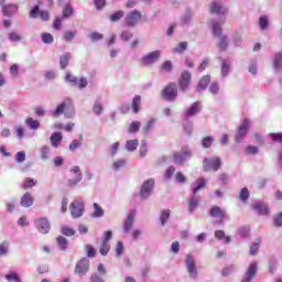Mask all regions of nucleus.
Returning <instances> with one entry per match:
<instances>
[{"mask_svg": "<svg viewBox=\"0 0 282 282\" xmlns=\"http://www.w3.org/2000/svg\"><path fill=\"white\" fill-rule=\"evenodd\" d=\"M3 17H8L9 19L12 18L13 14L19 12L18 4H2L1 7Z\"/></svg>", "mask_w": 282, "mask_h": 282, "instance_id": "nucleus-22", "label": "nucleus"}, {"mask_svg": "<svg viewBox=\"0 0 282 282\" xmlns=\"http://www.w3.org/2000/svg\"><path fill=\"white\" fill-rule=\"evenodd\" d=\"M215 237L218 239V241L225 239V243H230V241H232V238H230V236H226V232L224 230H216Z\"/></svg>", "mask_w": 282, "mask_h": 282, "instance_id": "nucleus-46", "label": "nucleus"}, {"mask_svg": "<svg viewBox=\"0 0 282 282\" xmlns=\"http://www.w3.org/2000/svg\"><path fill=\"white\" fill-rule=\"evenodd\" d=\"M221 169V159L219 156L205 158L203 160V171L208 173V171H219Z\"/></svg>", "mask_w": 282, "mask_h": 282, "instance_id": "nucleus-6", "label": "nucleus"}, {"mask_svg": "<svg viewBox=\"0 0 282 282\" xmlns=\"http://www.w3.org/2000/svg\"><path fill=\"white\" fill-rule=\"evenodd\" d=\"M197 113H202V104L199 101H195L188 107L183 113V120H191V118L197 116Z\"/></svg>", "mask_w": 282, "mask_h": 282, "instance_id": "nucleus-14", "label": "nucleus"}, {"mask_svg": "<svg viewBox=\"0 0 282 282\" xmlns=\"http://www.w3.org/2000/svg\"><path fill=\"white\" fill-rule=\"evenodd\" d=\"M140 121H132L129 127V133H138L140 131Z\"/></svg>", "mask_w": 282, "mask_h": 282, "instance_id": "nucleus-60", "label": "nucleus"}, {"mask_svg": "<svg viewBox=\"0 0 282 282\" xmlns=\"http://www.w3.org/2000/svg\"><path fill=\"white\" fill-rule=\"evenodd\" d=\"M161 97L166 102H175V100H177V84L176 83L167 84L162 90Z\"/></svg>", "mask_w": 282, "mask_h": 282, "instance_id": "nucleus-4", "label": "nucleus"}, {"mask_svg": "<svg viewBox=\"0 0 282 282\" xmlns=\"http://www.w3.org/2000/svg\"><path fill=\"white\" fill-rule=\"evenodd\" d=\"M102 111H105V108L102 107V97H98L93 106V113H95V116H102Z\"/></svg>", "mask_w": 282, "mask_h": 282, "instance_id": "nucleus-30", "label": "nucleus"}, {"mask_svg": "<svg viewBox=\"0 0 282 282\" xmlns=\"http://www.w3.org/2000/svg\"><path fill=\"white\" fill-rule=\"evenodd\" d=\"M251 208H253V210H256L257 215H260L263 217H268V215H270V208L262 200H256L251 205Z\"/></svg>", "mask_w": 282, "mask_h": 282, "instance_id": "nucleus-17", "label": "nucleus"}, {"mask_svg": "<svg viewBox=\"0 0 282 282\" xmlns=\"http://www.w3.org/2000/svg\"><path fill=\"white\" fill-rule=\"evenodd\" d=\"M90 267L91 263L89 262V258L84 257L79 261H77L74 272L79 276H87Z\"/></svg>", "mask_w": 282, "mask_h": 282, "instance_id": "nucleus-9", "label": "nucleus"}, {"mask_svg": "<svg viewBox=\"0 0 282 282\" xmlns=\"http://www.w3.org/2000/svg\"><path fill=\"white\" fill-rule=\"evenodd\" d=\"M248 72L249 74H252V76H257V72H258L257 58L250 59Z\"/></svg>", "mask_w": 282, "mask_h": 282, "instance_id": "nucleus-53", "label": "nucleus"}, {"mask_svg": "<svg viewBox=\"0 0 282 282\" xmlns=\"http://www.w3.org/2000/svg\"><path fill=\"white\" fill-rule=\"evenodd\" d=\"M61 232H62V235H64V237H74V235H76V230H74V228L67 227V226L62 227Z\"/></svg>", "mask_w": 282, "mask_h": 282, "instance_id": "nucleus-57", "label": "nucleus"}, {"mask_svg": "<svg viewBox=\"0 0 282 282\" xmlns=\"http://www.w3.org/2000/svg\"><path fill=\"white\" fill-rule=\"evenodd\" d=\"M135 209H130L124 223H123V232H129L133 228V221L135 219Z\"/></svg>", "mask_w": 282, "mask_h": 282, "instance_id": "nucleus-20", "label": "nucleus"}, {"mask_svg": "<svg viewBox=\"0 0 282 282\" xmlns=\"http://www.w3.org/2000/svg\"><path fill=\"white\" fill-rule=\"evenodd\" d=\"M221 61L220 76L221 78H228L230 72H232V59L218 57Z\"/></svg>", "mask_w": 282, "mask_h": 282, "instance_id": "nucleus-15", "label": "nucleus"}, {"mask_svg": "<svg viewBox=\"0 0 282 282\" xmlns=\"http://www.w3.org/2000/svg\"><path fill=\"white\" fill-rule=\"evenodd\" d=\"M142 21V13L138 10L130 11L124 18L126 28H135Z\"/></svg>", "mask_w": 282, "mask_h": 282, "instance_id": "nucleus-8", "label": "nucleus"}, {"mask_svg": "<svg viewBox=\"0 0 282 282\" xmlns=\"http://www.w3.org/2000/svg\"><path fill=\"white\" fill-rule=\"evenodd\" d=\"M34 224L41 235H47L52 230V225H50L47 217H39L34 220Z\"/></svg>", "mask_w": 282, "mask_h": 282, "instance_id": "nucleus-12", "label": "nucleus"}, {"mask_svg": "<svg viewBox=\"0 0 282 282\" xmlns=\"http://www.w3.org/2000/svg\"><path fill=\"white\" fill-rule=\"evenodd\" d=\"M218 48H219V52H226V50H228V36L227 35H223L219 37Z\"/></svg>", "mask_w": 282, "mask_h": 282, "instance_id": "nucleus-45", "label": "nucleus"}, {"mask_svg": "<svg viewBox=\"0 0 282 282\" xmlns=\"http://www.w3.org/2000/svg\"><path fill=\"white\" fill-rule=\"evenodd\" d=\"M248 131H250V119L246 118L239 124L235 135V140L238 144L243 142L246 135H248Z\"/></svg>", "mask_w": 282, "mask_h": 282, "instance_id": "nucleus-7", "label": "nucleus"}, {"mask_svg": "<svg viewBox=\"0 0 282 282\" xmlns=\"http://www.w3.org/2000/svg\"><path fill=\"white\" fill-rule=\"evenodd\" d=\"M26 124L32 129V130H36L41 127V122H39V120H34L33 118H29L26 120Z\"/></svg>", "mask_w": 282, "mask_h": 282, "instance_id": "nucleus-61", "label": "nucleus"}, {"mask_svg": "<svg viewBox=\"0 0 282 282\" xmlns=\"http://www.w3.org/2000/svg\"><path fill=\"white\" fill-rule=\"evenodd\" d=\"M50 141L53 149H58V147L63 142V134L61 132H53L51 134Z\"/></svg>", "mask_w": 282, "mask_h": 282, "instance_id": "nucleus-26", "label": "nucleus"}, {"mask_svg": "<svg viewBox=\"0 0 282 282\" xmlns=\"http://www.w3.org/2000/svg\"><path fill=\"white\" fill-rule=\"evenodd\" d=\"M237 272V264H230L223 269L221 275L223 276H230V274H235Z\"/></svg>", "mask_w": 282, "mask_h": 282, "instance_id": "nucleus-48", "label": "nucleus"}, {"mask_svg": "<svg viewBox=\"0 0 282 282\" xmlns=\"http://www.w3.org/2000/svg\"><path fill=\"white\" fill-rule=\"evenodd\" d=\"M273 226L275 228H282V212L273 217Z\"/></svg>", "mask_w": 282, "mask_h": 282, "instance_id": "nucleus-63", "label": "nucleus"}, {"mask_svg": "<svg viewBox=\"0 0 282 282\" xmlns=\"http://www.w3.org/2000/svg\"><path fill=\"white\" fill-rule=\"evenodd\" d=\"M120 39L123 41V43H129V41L133 39V33L129 30H124L121 32Z\"/></svg>", "mask_w": 282, "mask_h": 282, "instance_id": "nucleus-56", "label": "nucleus"}, {"mask_svg": "<svg viewBox=\"0 0 282 282\" xmlns=\"http://www.w3.org/2000/svg\"><path fill=\"white\" fill-rule=\"evenodd\" d=\"M171 219V209H163L160 215L161 226H166V221Z\"/></svg>", "mask_w": 282, "mask_h": 282, "instance_id": "nucleus-41", "label": "nucleus"}, {"mask_svg": "<svg viewBox=\"0 0 282 282\" xmlns=\"http://www.w3.org/2000/svg\"><path fill=\"white\" fill-rule=\"evenodd\" d=\"M212 30L213 34L216 39H221L223 30H221V24L218 21L213 20L212 21Z\"/></svg>", "mask_w": 282, "mask_h": 282, "instance_id": "nucleus-31", "label": "nucleus"}, {"mask_svg": "<svg viewBox=\"0 0 282 282\" xmlns=\"http://www.w3.org/2000/svg\"><path fill=\"white\" fill-rule=\"evenodd\" d=\"M65 83L70 85V87H78V77L72 75V73H66Z\"/></svg>", "mask_w": 282, "mask_h": 282, "instance_id": "nucleus-42", "label": "nucleus"}, {"mask_svg": "<svg viewBox=\"0 0 282 282\" xmlns=\"http://www.w3.org/2000/svg\"><path fill=\"white\" fill-rule=\"evenodd\" d=\"M154 188H155V180L148 178L147 181H144L141 184L140 192H139L140 199L142 200L149 199V197L153 195Z\"/></svg>", "mask_w": 282, "mask_h": 282, "instance_id": "nucleus-5", "label": "nucleus"}, {"mask_svg": "<svg viewBox=\"0 0 282 282\" xmlns=\"http://www.w3.org/2000/svg\"><path fill=\"white\" fill-rule=\"evenodd\" d=\"M127 164V161L123 159L117 160L112 163V170L120 171L124 165Z\"/></svg>", "mask_w": 282, "mask_h": 282, "instance_id": "nucleus-62", "label": "nucleus"}, {"mask_svg": "<svg viewBox=\"0 0 282 282\" xmlns=\"http://www.w3.org/2000/svg\"><path fill=\"white\" fill-rule=\"evenodd\" d=\"M199 206V197L197 195L191 194L188 198V213L189 215H193L195 213V209Z\"/></svg>", "mask_w": 282, "mask_h": 282, "instance_id": "nucleus-25", "label": "nucleus"}, {"mask_svg": "<svg viewBox=\"0 0 282 282\" xmlns=\"http://www.w3.org/2000/svg\"><path fill=\"white\" fill-rule=\"evenodd\" d=\"M89 281L90 282H105V278H102V275H100V273L94 272V273H91Z\"/></svg>", "mask_w": 282, "mask_h": 282, "instance_id": "nucleus-64", "label": "nucleus"}, {"mask_svg": "<svg viewBox=\"0 0 282 282\" xmlns=\"http://www.w3.org/2000/svg\"><path fill=\"white\" fill-rule=\"evenodd\" d=\"M191 19H193V12L191 9H186L185 13L181 18V22L183 25H188L191 23Z\"/></svg>", "mask_w": 282, "mask_h": 282, "instance_id": "nucleus-50", "label": "nucleus"}, {"mask_svg": "<svg viewBox=\"0 0 282 282\" xmlns=\"http://www.w3.org/2000/svg\"><path fill=\"white\" fill-rule=\"evenodd\" d=\"M259 248H261V240L256 239V241H253L250 246L249 254H251V257H254V254L259 252Z\"/></svg>", "mask_w": 282, "mask_h": 282, "instance_id": "nucleus-44", "label": "nucleus"}, {"mask_svg": "<svg viewBox=\"0 0 282 282\" xmlns=\"http://www.w3.org/2000/svg\"><path fill=\"white\" fill-rule=\"evenodd\" d=\"M139 144H140V141L138 139L128 140L126 142V150L129 153H133V151L138 149Z\"/></svg>", "mask_w": 282, "mask_h": 282, "instance_id": "nucleus-35", "label": "nucleus"}, {"mask_svg": "<svg viewBox=\"0 0 282 282\" xmlns=\"http://www.w3.org/2000/svg\"><path fill=\"white\" fill-rule=\"evenodd\" d=\"M6 281L8 282H23L21 280V276H19V273L14 271H10L4 275Z\"/></svg>", "mask_w": 282, "mask_h": 282, "instance_id": "nucleus-39", "label": "nucleus"}, {"mask_svg": "<svg viewBox=\"0 0 282 282\" xmlns=\"http://www.w3.org/2000/svg\"><path fill=\"white\" fill-rule=\"evenodd\" d=\"M273 69H275V72H281V69H282V53L274 54Z\"/></svg>", "mask_w": 282, "mask_h": 282, "instance_id": "nucleus-36", "label": "nucleus"}, {"mask_svg": "<svg viewBox=\"0 0 282 282\" xmlns=\"http://www.w3.org/2000/svg\"><path fill=\"white\" fill-rule=\"evenodd\" d=\"M259 25L261 30H268L270 25V20L268 19V15H261L259 19Z\"/></svg>", "mask_w": 282, "mask_h": 282, "instance_id": "nucleus-54", "label": "nucleus"}, {"mask_svg": "<svg viewBox=\"0 0 282 282\" xmlns=\"http://www.w3.org/2000/svg\"><path fill=\"white\" fill-rule=\"evenodd\" d=\"M40 155H41V160H43V161L50 160V147L48 145H43L40 149Z\"/></svg>", "mask_w": 282, "mask_h": 282, "instance_id": "nucleus-55", "label": "nucleus"}, {"mask_svg": "<svg viewBox=\"0 0 282 282\" xmlns=\"http://www.w3.org/2000/svg\"><path fill=\"white\" fill-rule=\"evenodd\" d=\"M70 215L73 219H80L82 215H85V198H75L69 206Z\"/></svg>", "mask_w": 282, "mask_h": 282, "instance_id": "nucleus-3", "label": "nucleus"}, {"mask_svg": "<svg viewBox=\"0 0 282 282\" xmlns=\"http://www.w3.org/2000/svg\"><path fill=\"white\" fill-rule=\"evenodd\" d=\"M192 75L188 70H183L178 78V89L180 91H188V87H191Z\"/></svg>", "mask_w": 282, "mask_h": 282, "instance_id": "nucleus-13", "label": "nucleus"}, {"mask_svg": "<svg viewBox=\"0 0 282 282\" xmlns=\"http://www.w3.org/2000/svg\"><path fill=\"white\" fill-rule=\"evenodd\" d=\"M188 50V42H181L172 50L173 54H184Z\"/></svg>", "mask_w": 282, "mask_h": 282, "instance_id": "nucleus-38", "label": "nucleus"}, {"mask_svg": "<svg viewBox=\"0 0 282 282\" xmlns=\"http://www.w3.org/2000/svg\"><path fill=\"white\" fill-rule=\"evenodd\" d=\"M41 39L46 45L54 43V36L51 33H42Z\"/></svg>", "mask_w": 282, "mask_h": 282, "instance_id": "nucleus-59", "label": "nucleus"}, {"mask_svg": "<svg viewBox=\"0 0 282 282\" xmlns=\"http://www.w3.org/2000/svg\"><path fill=\"white\" fill-rule=\"evenodd\" d=\"M69 61H72V53L65 52L59 56V67L61 69H67L69 66Z\"/></svg>", "mask_w": 282, "mask_h": 282, "instance_id": "nucleus-29", "label": "nucleus"}, {"mask_svg": "<svg viewBox=\"0 0 282 282\" xmlns=\"http://www.w3.org/2000/svg\"><path fill=\"white\" fill-rule=\"evenodd\" d=\"M193 158V150L188 145H183L180 151L173 153V162L177 166L186 164Z\"/></svg>", "mask_w": 282, "mask_h": 282, "instance_id": "nucleus-2", "label": "nucleus"}, {"mask_svg": "<svg viewBox=\"0 0 282 282\" xmlns=\"http://www.w3.org/2000/svg\"><path fill=\"white\" fill-rule=\"evenodd\" d=\"M109 250H111V245L109 242H101L99 254H101V257H107V254H109Z\"/></svg>", "mask_w": 282, "mask_h": 282, "instance_id": "nucleus-52", "label": "nucleus"}, {"mask_svg": "<svg viewBox=\"0 0 282 282\" xmlns=\"http://www.w3.org/2000/svg\"><path fill=\"white\" fill-rule=\"evenodd\" d=\"M142 102V96L137 95L132 99V111L133 113H140V105Z\"/></svg>", "mask_w": 282, "mask_h": 282, "instance_id": "nucleus-37", "label": "nucleus"}, {"mask_svg": "<svg viewBox=\"0 0 282 282\" xmlns=\"http://www.w3.org/2000/svg\"><path fill=\"white\" fill-rule=\"evenodd\" d=\"M72 17H74V7L72 6V3H66L63 12H62V18L63 19H72Z\"/></svg>", "mask_w": 282, "mask_h": 282, "instance_id": "nucleus-33", "label": "nucleus"}, {"mask_svg": "<svg viewBox=\"0 0 282 282\" xmlns=\"http://www.w3.org/2000/svg\"><path fill=\"white\" fill-rule=\"evenodd\" d=\"M205 187H206V178L199 177L198 180L195 181V183L191 185L192 195H197V193H199V191H202V188H205Z\"/></svg>", "mask_w": 282, "mask_h": 282, "instance_id": "nucleus-24", "label": "nucleus"}, {"mask_svg": "<svg viewBox=\"0 0 282 282\" xmlns=\"http://www.w3.org/2000/svg\"><path fill=\"white\" fill-rule=\"evenodd\" d=\"M209 216L214 219H218V224H224L226 219V210L221 209L219 206H214L209 209Z\"/></svg>", "mask_w": 282, "mask_h": 282, "instance_id": "nucleus-19", "label": "nucleus"}, {"mask_svg": "<svg viewBox=\"0 0 282 282\" xmlns=\"http://www.w3.org/2000/svg\"><path fill=\"white\" fill-rule=\"evenodd\" d=\"M185 267L191 279H196L198 276L197 264L195 263V258L193 256H185Z\"/></svg>", "mask_w": 282, "mask_h": 282, "instance_id": "nucleus-11", "label": "nucleus"}, {"mask_svg": "<svg viewBox=\"0 0 282 282\" xmlns=\"http://www.w3.org/2000/svg\"><path fill=\"white\" fill-rule=\"evenodd\" d=\"M160 56H162V52L160 51H152L148 53L147 55H143L141 58V63L143 65H153L160 61Z\"/></svg>", "mask_w": 282, "mask_h": 282, "instance_id": "nucleus-16", "label": "nucleus"}, {"mask_svg": "<svg viewBox=\"0 0 282 282\" xmlns=\"http://www.w3.org/2000/svg\"><path fill=\"white\" fill-rule=\"evenodd\" d=\"M123 17H124V11L119 10L110 14L109 20L111 21V23H118V21H120V19H122Z\"/></svg>", "mask_w": 282, "mask_h": 282, "instance_id": "nucleus-51", "label": "nucleus"}, {"mask_svg": "<svg viewBox=\"0 0 282 282\" xmlns=\"http://www.w3.org/2000/svg\"><path fill=\"white\" fill-rule=\"evenodd\" d=\"M208 85H210V75H205L199 79L196 86L197 94H202V91H206V89H208Z\"/></svg>", "mask_w": 282, "mask_h": 282, "instance_id": "nucleus-23", "label": "nucleus"}, {"mask_svg": "<svg viewBox=\"0 0 282 282\" xmlns=\"http://www.w3.org/2000/svg\"><path fill=\"white\" fill-rule=\"evenodd\" d=\"M279 269V260L276 258L272 257L269 259V272L270 274H274L276 270Z\"/></svg>", "mask_w": 282, "mask_h": 282, "instance_id": "nucleus-43", "label": "nucleus"}, {"mask_svg": "<svg viewBox=\"0 0 282 282\" xmlns=\"http://www.w3.org/2000/svg\"><path fill=\"white\" fill-rule=\"evenodd\" d=\"M56 243H57V248H58V250H61V252H67V248H69V240H67V238H65L63 236H58L56 238Z\"/></svg>", "mask_w": 282, "mask_h": 282, "instance_id": "nucleus-28", "label": "nucleus"}, {"mask_svg": "<svg viewBox=\"0 0 282 282\" xmlns=\"http://www.w3.org/2000/svg\"><path fill=\"white\" fill-rule=\"evenodd\" d=\"M183 131L185 135H193V121L189 119L183 120Z\"/></svg>", "mask_w": 282, "mask_h": 282, "instance_id": "nucleus-40", "label": "nucleus"}, {"mask_svg": "<svg viewBox=\"0 0 282 282\" xmlns=\"http://www.w3.org/2000/svg\"><path fill=\"white\" fill-rule=\"evenodd\" d=\"M65 113V118H73L74 117V100L67 97L65 98L57 107L51 111V116L53 118H58Z\"/></svg>", "mask_w": 282, "mask_h": 282, "instance_id": "nucleus-1", "label": "nucleus"}, {"mask_svg": "<svg viewBox=\"0 0 282 282\" xmlns=\"http://www.w3.org/2000/svg\"><path fill=\"white\" fill-rule=\"evenodd\" d=\"M69 173H73V175H76L75 178L67 180V186L68 188H76L80 182H83V172L80 171V166L74 165L70 167Z\"/></svg>", "mask_w": 282, "mask_h": 282, "instance_id": "nucleus-10", "label": "nucleus"}, {"mask_svg": "<svg viewBox=\"0 0 282 282\" xmlns=\"http://www.w3.org/2000/svg\"><path fill=\"white\" fill-rule=\"evenodd\" d=\"M213 142H215V138L207 135V137L203 138L200 144H202L203 149H210L213 147Z\"/></svg>", "mask_w": 282, "mask_h": 282, "instance_id": "nucleus-49", "label": "nucleus"}, {"mask_svg": "<svg viewBox=\"0 0 282 282\" xmlns=\"http://www.w3.org/2000/svg\"><path fill=\"white\" fill-rule=\"evenodd\" d=\"M258 270H259V268H258L257 261L251 262L249 264L241 282H252V279H254V276H257Z\"/></svg>", "mask_w": 282, "mask_h": 282, "instance_id": "nucleus-18", "label": "nucleus"}, {"mask_svg": "<svg viewBox=\"0 0 282 282\" xmlns=\"http://www.w3.org/2000/svg\"><path fill=\"white\" fill-rule=\"evenodd\" d=\"M241 239H250V226L239 227L236 231Z\"/></svg>", "mask_w": 282, "mask_h": 282, "instance_id": "nucleus-32", "label": "nucleus"}, {"mask_svg": "<svg viewBox=\"0 0 282 282\" xmlns=\"http://www.w3.org/2000/svg\"><path fill=\"white\" fill-rule=\"evenodd\" d=\"M155 128V119H150L147 124L142 128L144 135H149Z\"/></svg>", "mask_w": 282, "mask_h": 282, "instance_id": "nucleus-47", "label": "nucleus"}, {"mask_svg": "<svg viewBox=\"0 0 282 282\" xmlns=\"http://www.w3.org/2000/svg\"><path fill=\"white\" fill-rule=\"evenodd\" d=\"M73 39H76V31H66L63 34V40L66 43H72Z\"/></svg>", "mask_w": 282, "mask_h": 282, "instance_id": "nucleus-58", "label": "nucleus"}, {"mask_svg": "<svg viewBox=\"0 0 282 282\" xmlns=\"http://www.w3.org/2000/svg\"><path fill=\"white\" fill-rule=\"evenodd\" d=\"M93 208L94 213L91 217H94L95 219H100V217H105V209H102V207L98 205V203H94Z\"/></svg>", "mask_w": 282, "mask_h": 282, "instance_id": "nucleus-34", "label": "nucleus"}, {"mask_svg": "<svg viewBox=\"0 0 282 282\" xmlns=\"http://www.w3.org/2000/svg\"><path fill=\"white\" fill-rule=\"evenodd\" d=\"M34 204V198L30 192H26L20 199V206L23 208H30Z\"/></svg>", "mask_w": 282, "mask_h": 282, "instance_id": "nucleus-27", "label": "nucleus"}, {"mask_svg": "<svg viewBox=\"0 0 282 282\" xmlns=\"http://www.w3.org/2000/svg\"><path fill=\"white\" fill-rule=\"evenodd\" d=\"M210 13L217 14V17H226V14H228V9L217 2H212Z\"/></svg>", "mask_w": 282, "mask_h": 282, "instance_id": "nucleus-21", "label": "nucleus"}]
</instances>
